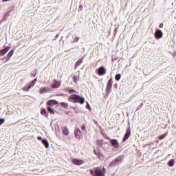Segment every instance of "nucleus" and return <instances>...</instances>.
I'll return each instance as SVG.
<instances>
[{
    "label": "nucleus",
    "mask_w": 176,
    "mask_h": 176,
    "mask_svg": "<svg viewBox=\"0 0 176 176\" xmlns=\"http://www.w3.org/2000/svg\"><path fill=\"white\" fill-rule=\"evenodd\" d=\"M97 156L98 157V159H101L102 157H104V155H102V153L98 152L97 154Z\"/></svg>",
    "instance_id": "nucleus-28"
},
{
    "label": "nucleus",
    "mask_w": 176,
    "mask_h": 176,
    "mask_svg": "<svg viewBox=\"0 0 176 176\" xmlns=\"http://www.w3.org/2000/svg\"><path fill=\"white\" fill-rule=\"evenodd\" d=\"M74 134L77 140H80V137H82V131H80V129H75Z\"/></svg>",
    "instance_id": "nucleus-8"
},
{
    "label": "nucleus",
    "mask_w": 176,
    "mask_h": 176,
    "mask_svg": "<svg viewBox=\"0 0 176 176\" xmlns=\"http://www.w3.org/2000/svg\"><path fill=\"white\" fill-rule=\"evenodd\" d=\"M155 37L156 39H160V38L163 37V32L162 30H158L155 31Z\"/></svg>",
    "instance_id": "nucleus-7"
},
{
    "label": "nucleus",
    "mask_w": 176,
    "mask_h": 176,
    "mask_svg": "<svg viewBox=\"0 0 176 176\" xmlns=\"http://www.w3.org/2000/svg\"><path fill=\"white\" fill-rule=\"evenodd\" d=\"M60 105H61L63 107V108H65V109H68V103H67V102H60Z\"/></svg>",
    "instance_id": "nucleus-21"
},
{
    "label": "nucleus",
    "mask_w": 176,
    "mask_h": 176,
    "mask_svg": "<svg viewBox=\"0 0 176 176\" xmlns=\"http://www.w3.org/2000/svg\"><path fill=\"white\" fill-rule=\"evenodd\" d=\"M2 61H5L6 63L8 62L9 60H8V56H4L1 58Z\"/></svg>",
    "instance_id": "nucleus-31"
},
{
    "label": "nucleus",
    "mask_w": 176,
    "mask_h": 176,
    "mask_svg": "<svg viewBox=\"0 0 176 176\" xmlns=\"http://www.w3.org/2000/svg\"><path fill=\"white\" fill-rule=\"evenodd\" d=\"M47 91H49V89L47 87H41L40 89H39V93L40 94H43L45 93H47Z\"/></svg>",
    "instance_id": "nucleus-16"
},
{
    "label": "nucleus",
    "mask_w": 176,
    "mask_h": 176,
    "mask_svg": "<svg viewBox=\"0 0 176 176\" xmlns=\"http://www.w3.org/2000/svg\"><path fill=\"white\" fill-rule=\"evenodd\" d=\"M143 106H144V104L141 103L139 106H138L137 111H138V109H141V108H142Z\"/></svg>",
    "instance_id": "nucleus-32"
},
{
    "label": "nucleus",
    "mask_w": 176,
    "mask_h": 176,
    "mask_svg": "<svg viewBox=\"0 0 176 176\" xmlns=\"http://www.w3.org/2000/svg\"><path fill=\"white\" fill-rule=\"evenodd\" d=\"M160 28H162V25H160Z\"/></svg>",
    "instance_id": "nucleus-40"
},
{
    "label": "nucleus",
    "mask_w": 176,
    "mask_h": 176,
    "mask_svg": "<svg viewBox=\"0 0 176 176\" xmlns=\"http://www.w3.org/2000/svg\"><path fill=\"white\" fill-rule=\"evenodd\" d=\"M130 135H131V130L130 129V127L126 129V133L122 139L123 142H126L127 140L130 138Z\"/></svg>",
    "instance_id": "nucleus-3"
},
{
    "label": "nucleus",
    "mask_w": 176,
    "mask_h": 176,
    "mask_svg": "<svg viewBox=\"0 0 176 176\" xmlns=\"http://www.w3.org/2000/svg\"><path fill=\"white\" fill-rule=\"evenodd\" d=\"M72 79L75 83H78V80L80 79V74L78 73V74H74L72 77Z\"/></svg>",
    "instance_id": "nucleus-15"
},
{
    "label": "nucleus",
    "mask_w": 176,
    "mask_h": 176,
    "mask_svg": "<svg viewBox=\"0 0 176 176\" xmlns=\"http://www.w3.org/2000/svg\"><path fill=\"white\" fill-rule=\"evenodd\" d=\"M47 111L50 113H52V115H54V111L50 107H47Z\"/></svg>",
    "instance_id": "nucleus-27"
},
{
    "label": "nucleus",
    "mask_w": 176,
    "mask_h": 176,
    "mask_svg": "<svg viewBox=\"0 0 176 176\" xmlns=\"http://www.w3.org/2000/svg\"><path fill=\"white\" fill-rule=\"evenodd\" d=\"M69 93L70 94H72V93H76V90H75V89H69Z\"/></svg>",
    "instance_id": "nucleus-33"
},
{
    "label": "nucleus",
    "mask_w": 176,
    "mask_h": 176,
    "mask_svg": "<svg viewBox=\"0 0 176 176\" xmlns=\"http://www.w3.org/2000/svg\"><path fill=\"white\" fill-rule=\"evenodd\" d=\"M113 83V80L112 78H110L107 82V87H106V91L107 93H109L111 91V89H112V85Z\"/></svg>",
    "instance_id": "nucleus-5"
},
{
    "label": "nucleus",
    "mask_w": 176,
    "mask_h": 176,
    "mask_svg": "<svg viewBox=\"0 0 176 176\" xmlns=\"http://www.w3.org/2000/svg\"><path fill=\"white\" fill-rule=\"evenodd\" d=\"M35 83H36V78L34 79L32 82L28 84V86H30L31 89V87H34V86H35Z\"/></svg>",
    "instance_id": "nucleus-18"
},
{
    "label": "nucleus",
    "mask_w": 176,
    "mask_h": 176,
    "mask_svg": "<svg viewBox=\"0 0 176 176\" xmlns=\"http://www.w3.org/2000/svg\"><path fill=\"white\" fill-rule=\"evenodd\" d=\"M69 100H74V104H80L81 105L85 104V98L80 96L77 94H72L69 96Z\"/></svg>",
    "instance_id": "nucleus-1"
},
{
    "label": "nucleus",
    "mask_w": 176,
    "mask_h": 176,
    "mask_svg": "<svg viewBox=\"0 0 176 176\" xmlns=\"http://www.w3.org/2000/svg\"><path fill=\"white\" fill-rule=\"evenodd\" d=\"M94 155H96V156H97V155H98V153H97V151H96V150H94Z\"/></svg>",
    "instance_id": "nucleus-38"
},
{
    "label": "nucleus",
    "mask_w": 176,
    "mask_h": 176,
    "mask_svg": "<svg viewBox=\"0 0 176 176\" xmlns=\"http://www.w3.org/2000/svg\"><path fill=\"white\" fill-rule=\"evenodd\" d=\"M168 166L173 167V166H174V160H170L168 162Z\"/></svg>",
    "instance_id": "nucleus-24"
},
{
    "label": "nucleus",
    "mask_w": 176,
    "mask_h": 176,
    "mask_svg": "<svg viewBox=\"0 0 176 176\" xmlns=\"http://www.w3.org/2000/svg\"><path fill=\"white\" fill-rule=\"evenodd\" d=\"M5 123V118H0V126Z\"/></svg>",
    "instance_id": "nucleus-29"
},
{
    "label": "nucleus",
    "mask_w": 176,
    "mask_h": 176,
    "mask_svg": "<svg viewBox=\"0 0 176 176\" xmlns=\"http://www.w3.org/2000/svg\"><path fill=\"white\" fill-rule=\"evenodd\" d=\"M72 163H73V164H75L76 166H80L83 164V163H85V161L82 160L73 159L72 160Z\"/></svg>",
    "instance_id": "nucleus-6"
},
{
    "label": "nucleus",
    "mask_w": 176,
    "mask_h": 176,
    "mask_svg": "<svg viewBox=\"0 0 176 176\" xmlns=\"http://www.w3.org/2000/svg\"><path fill=\"white\" fill-rule=\"evenodd\" d=\"M94 122L95 124H98V122H97L96 120H94Z\"/></svg>",
    "instance_id": "nucleus-39"
},
{
    "label": "nucleus",
    "mask_w": 176,
    "mask_h": 176,
    "mask_svg": "<svg viewBox=\"0 0 176 176\" xmlns=\"http://www.w3.org/2000/svg\"><path fill=\"white\" fill-rule=\"evenodd\" d=\"M10 50V47H6V48L0 50V56L2 57V56H5V54H6V52Z\"/></svg>",
    "instance_id": "nucleus-14"
},
{
    "label": "nucleus",
    "mask_w": 176,
    "mask_h": 176,
    "mask_svg": "<svg viewBox=\"0 0 176 176\" xmlns=\"http://www.w3.org/2000/svg\"><path fill=\"white\" fill-rule=\"evenodd\" d=\"M89 173H90L91 175H92V176L96 175V172H95V170H94L93 169H91V170H89Z\"/></svg>",
    "instance_id": "nucleus-30"
},
{
    "label": "nucleus",
    "mask_w": 176,
    "mask_h": 176,
    "mask_svg": "<svg viewBox=\"0 0 176 176\" xmlns=\"http://www.w3.org/2000/svg\"><path fill=\"white\" fill-rule=\"evenodd\" d=\"M41 142L45 148H49V142H47V140L43 139L42 140Z\"/></svg>",
    "instance_id": "nucleus-17"
},
{
    "label": "nucleus",
    "mask_w": 176,
    "mask_h": 176,
    "mask_svg": "<svg viewBox=\"0 0 176 176\" xmlns=\"http://www.w3.org/2000/svg\"><path fill=\"white\" fill-rule=\"evenodd\" d=\"M78 41H79V37H75L74 42H78Z\"/></svg>",
    "instance_id": "nucleus-35"
},
{
    "label": "nucleus",
    "mask_w": 176,
    "mask_h": 176,
    "mask_svg": "<svg viewBox=\"0 0 176 176\" xmlns=\"http://www.w3.org/2000/svg\"><path fill=\"white\" fill-rule=\"evenodd\" d=\"M61 131L63 134H64V135H68L69 134V130L67 126H63L61 129Z\"/></svg>",
    "instance_id": "nucleus-13"
},
{
    "label": "nucleus",
    "mask_w": 176,
    "mask_h": 176,
    "mask_svg": "<svg viewBox=\"0 0 176 176\" xmlns=\"http://www.w3.org/2000/svg\"><path fill=\"white\" fill-rule=\"evenodd\" d=\"M107 74V69H105V67L104 66H101L98 69V75L99 76H103V75H105Z\"/></svg>",
    "instance_id": "nucleus-4"
},
{
    "label": "nucleus",
    "mask_w": 176,
    "mask_h": 176,
    "mask_svg": "<svg viewBox=\"0 0 176 176\" xmlns=\"http://www.w3.org/2000/svg\"><path fill=\"white\" fill-rule=\"evenodd\" d=\"M86 108H87V109H89L90 108V105L89 104V103H87Z\"/></svg>",
    "instance_id": "nucleus-37"
},
{
    "label": "nucleus",
    "mask_w": 176,
    "mask_h": 176,
    "mask_svg": "<svg viewBox=\"0 0 176 176\" xmlns=\"http://www.w3.org/2000/svg\"><path fill=\"white\" fill-rule=\"evenodd\" d=\"M41 115H43L44 116H47V111H46V109H42L41 111Z\"/></svg>",
    "instance_id": "nucleus-23"
},
{
    "label": "nucleus",
    "mask_w": 176,
    "mask_h": 176,
    "mask_svg": "<svg viewBox=\"0 0 176 176\" xmlns=\"http://www.w3.org/2000/svg\"><path fill=\"white\" fill-rule=\"evenodd\" d=\"M59 86H61V82L54 80V84L52 85V89H58Z\"/></svg>",
    "instance_id": "nucleus-10"
},
{
    "label": "nucleus",
    "mask_w": 176,
    "mask_h": 176,
    "mask_svg": "<svg viewBox=\"0 0 176 176\" xmlns=\"http://www.w3.org/2000/svg\"><path fill=\"white\" fill-rule=\"evenodd\" d=\"M37 140H38V141H42V138L41 136H38Z\"/></svg>",
    "instance_id": "nucleus-36"
},
{
    "label": "nucleus",
    "mask_w": 176,
    "mask_h": 176,
    "mask_svg": "<svg viewBox=\"0 0 176 176\" xmlns=\"http://www.w3.org/2000/svg\"><path fill=\"white\" fill-rule=\"evenodd\" d=\"M111 144L112 146L116 148V149H118V148H119V142H118V140L116 139H112L111 140Z\"/></svg>",
    "instance_id": "nucleus-9"
},
{
    "label": "nucleus",
    "mask_w": 176,
    "mask_h": 176,
    "mask_svg": "<svg viewBox=\"0 0 176 176\" xmlns=\"http://www.w3.org/2000/svg\"><path fill=\"white\" fill-rule=\"evenodd\" d=\"M13 53H14V50H12L10 52L7 54V60H10V57L13 56Z\"/></svg>",
    "instance_id": "nucleus-19"
},
{
    "label": "nucleus",
    "mask_w": 176,
    "mask_h": 176,
    "mask_svg": "<svg viewBox=\"0 0 176 176\" xmlns=\"http://www.w3.org/2000/svg\"><path fill=\"white\" fill-rule=\"evenodd\" d=\"M120 78H122L121 74H116V76H115L116 80H120Z\"/></svg>",
    "instance_id": "nucleus-26"
},
{
    "label": "nucleus",
    "mask_w": 176,
    "mask_h": 176,
    "mask_svg": "<svg viewBox=\"0 0 176 176\" xmlns=\"http://www.w3.org/2000/svg\"><path fill=\"white\" fill-rule=\"evenodd\" d=\"M81 130H86V125H85V124L82 125Z\"/></svg>",
    "instance_id": "nucleus-34"
},
{
    "label": "nucleus",
    "mask_w": 176,
    "mask_h": 176,
    "mask_svg": "<svg viewBox=\"0 0 176 176\" xmlns=\"http://www.w3.org/2000/svg\"><path fill=\"white\" fill-rule=\"evenodd\" d=\"M58 104V102L54 100H48L47 102V105H48L49 107H53V105H57Z\"/></svg>",
    "instance_id": "nucleus-12"
},
{
    "label": "nucleus",
    "mask_w": 176,
    "mask_h": 176,
    "mask_svg": "<svg viewBox=\"0 0 176 176\" xmlns=\"http://www.w3.org/2000/svg\"><path fill=\"white\" fill-rule=\"evenodd\" d=\"M160 28H162V25H160Z\"/></svg>",
    "instance_id": "nucleus-41"
},
{
    "label": "nucleus",
    "mask_w": 176,
    "mask_h": 176,
    "mask_svg": "<svg viewBox=\"0 0 176 176\" xmlns=\"http://www.w3.org/2000/svg\"><path fill=\"white\" fill-rule=\"evenodd\" d=\"M82 63H83V59L80 58L76 63V66L75 67L77 68V67H79L80 65V64H82Z\"/></svg>",
    "instance_id": "nucleus-20"
},
{
    "label": "nucleus",
    "mask_w": 176,
    "mask_h": 176,
    "mask_svg": "<svg viewBox=\"0 0 176 176\" xmlns=\"http://www.w3.org/2000/svg\"><path fill=\"white\" fill-rule=\"evenodd\" d=\"M105 173H107V169L103 168L102 170L100 167H96L95 169L96 176H105Z\"/></svg>",
    "instance_id": "nucleus-2"
},
{
    "label": "nucleus",
    "mask_w": 176,
    "mask_h": 176,
    "mask_svg": "<svg viewBox=\"0 0 176 176\" xmlns=\"http://www.w3.org/2000/svg\"><path fill=\"white\" fill-rule=\"evenodd\" d=\"M122 160H123V155L118 156L112 161V164H118V163L122 162Z\"/></svg>",
    "instance_id": "nucleus-11"
},
{
    "label": "nucleus",
    "mask_w": 176,
    "mask_h": 176,
    "mask_svg": "<svg viewBox=\"0 0 176 176\" xmlns=\"http://www.w3.org/2000/svg\"><path fill=\"white\" fill-rule=\"evenodd\" d=\"M166 135H167V133L162 134L157 137L158 140H163L164 138H166Z\"/></svg>",
    "instance_id": "nucleus-25"
},
{
    "label": "nucleus",
    "mask_w": 176,
    "mask_h": 176,
    "mask_svg": "<svg viewBox=\"0 0 176 176\" xmlns=\"http://www.w3.org/2000/svg\"><path fill=\"white\" fill-rule=\"evenodd\" d=\"M30 89H31V86H25L22 88L23 91H29Z\"/></svg>",
    "instance_id": "nucleus-22"
}]
</instances>
